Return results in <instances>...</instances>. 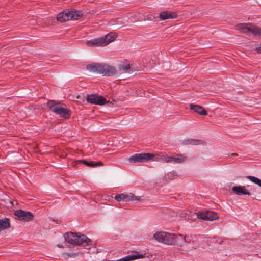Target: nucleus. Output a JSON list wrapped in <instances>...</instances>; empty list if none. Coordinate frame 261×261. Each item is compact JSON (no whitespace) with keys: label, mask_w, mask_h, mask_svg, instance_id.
Wrapping results in <instances>:
<instances>
[{"label":"nucleus","mask_w":261,"mask_h":261,"mask_svg":"<svg viewBox=\"0 0 261 261\" xmlns=\"http://www.w3.org/2000/svg\"><path fill=\"white\" fill-rule=\"evenodd\" d=\"M98 64L97 63L88 64L86 66V68L90 72L97 73Z\"/></svg>","instance_id":"4be33fe9"},{"label":"nucleus","mask_w":261,"mask_h":261,"mask_svg":"<svg viewBox=\"0 0 261 261\" xmlns=\"http://www.w3.org/2000/svg\"><path fill=\"white\" fill-rule=\"evenodd\" d=\"M190 109L194 111L195 112L201 115H207L206 111L201 106L194 105V104H190Z\"/></svg>","instance_id":"f3484780"},{"label":"nucleus","mask_w":261,"mask_h":261,"mask_svg":"<svg viewBox=\"0 0 261 261\" xmlns=\"http://www.w3.org/2000/svg\"><path fill=\"white\" fill-rule=\"evenodd\" d=\"M185 144H191L193 145H198L203 144L204 142L202 140H195L193 139H189L184 141Z\"/></svg>","instance_id":"5701e85b"},{"label":"nucleus","mask_w":261,"mask_h":261,"mask_svg":"<svg viewBox=\"0 0 261 261\" xmlns=\"http://www.w3.org/2000/svg\"><path fill=\"white\" fill-rule=\"evenodd\" d=\"M177 17L176 12L170 11H165L160 13L159 17L160 20H165L166 19H174Z\"/></svg>","instance_id":"ddd939ff"},{"label":"nucleus","mask_w":261,"mask_h":261,"mask_svg":"<svg viewBox=\"0 0 261 261\" xmlns=\"http://www.w3.org/2000/svg\"><path fill=\"white\" fill-rule=\"evenodd\" d=\"M97 67V73L104 76H112L116 73V69L113 66L98 63Z\"/></svg>","instance_id":"6e6552de"},{"label":"nucleus","mask_w":261,"mask_h":261,"mask_svg":"<svg viewBox=\"0 0 261 261\" xmlns=\"http://www.w3.org/2000/svg\"><path fill=\"white\" fill-rule=\"evenodd\" d=\"M58 247H60V248H62V247H63V246H62V245H60V246L58 245Z\"/></svg>","instance_id":"7c9ffc66"},{"label":"nucleus","mask_w":261,"mask_h":261,"mask_svg":"<svg viewBox=\"0 0 261 261\" xmlns=\"http://www.w3.org/2000/svg\"><path fill=\"white\" fill-rule=\"evenodd\" d=\"M130 68V66L129 64L121 65L119 67L120 71L125 73L128 72Z\"/></svg>","instance_id":"393cba45"},{"label":"nucleus","mask_w":261,"mask_h":261,"mask_svg":"<svg viewBox=\"0 0 261 261\" xmlns=\"http://www.w3.org/2000/svg\"><path fill=\"white\" fill-rule=\"evenodd\" d=\"M255 51L258 54H261V45L255 48Z\"/></svg>","instance_id":"bb28decb"},{"label":"nucleus","mask_w":261,"mask_h":261,"mask_svg":"<svg viewBox=\"0 0 261 261\" xmlns=\"http://www.w3.org/2000/svg\"><path fill=\"white\" fill-rule=\"evenodd\" d=\"M81 15L82 13L80 12L68 10L59 13L57 16V19L62 22L71 20H77Z\"/></svg>","instance_id":"39448f33"},{"label":"nucleus","mask_w":261,"mask_h":261,"mask_svg":"<svg viewBox=\"0 0 261 261\" xmlns=\"http://www.w3.org/2000/svg\"><path fill=\"white\" fill-rule=\"evenodd\" d=\"M187 160V156L185 154H178L174 156H166L164 162L167 163H173L174 164L182 163Z\"/></svg>","instance_id":"9b49d317"},{"label":"nucleus","mask_w":261,"mask_h":261,"mask_svg":"<svg viewBox=\"0 0 261 261\" xmlns=\"http://www.w3.org/2000/svg\"><path fill=\"white\" fill-rule=\"evenodd\" d=\"M10 227L9 219L5 218L0 220V231L8 228Z\"/></svg>","instance_id":"412c9836"},{"label":"nucleus","mask_w":261,"mask_h":261,"mask_svg":"<svg viewBox=\"0 0 261 261\" xmlns=\"http://www.w3.org/2000/svg\"><path fill=\"white\" fill-rule=\"evenodd\" d=\"M247 178L252 182L258 185L261 187V179L252 176H248Z\"/></svg>","instance_id":"b1692460"},{"label":"nucleus","mask_w":261,"mask_h":261,"mask_svg":"<svg viewBox=\"0 0 261 261\" xmlns=\"http://www.w3.org/2000/svg\"><path fill=\"white\" fill-rule=\"evenodd\" d=\"M116 37L115 33H110L105 36L87 41L86 44L92 47L105 46L114 41Z\"/></svg>","instance_id":"7ed1b4c3"},{"label":"nucleus","mask_w":261,"mask_h":261,"mask_svg":"<svg viewBox=\"0 0 261 261\" xmlns=\"http://www.w3.org/2000/svg\"><path fill=\"white\" fill-rule=\"evenodd\" d=\"M14 215L18 220L27 222L32 220L34 217L32 213L22 210L15 211Z\"/></svg>","instance_id":"1a4fd4ad"},{"label":"nucleus","mask_w":261,"mask_h":261,"mask_svg":"<svg viewBox=\"0 0 261 261\" xmlns=\"http://www.w3.org/2000/svg\"><path fill=\"white\" fill-rule=\"evenodd\" d=\"M152 156V155L149 153L135 154L128 158V161L132 163H143L150 160Z\"/></svg>","instance_id":"0eeeda50"},{"label":"nucleus","mask_w":261,"mask_h":261,"mask_svg":"<svg viewBox=\"0 0 261 261\" xmlns=\"http://www.w3.org/2000/svg\"><path fill=\"white\" fill-rule=\"evenodd\" d=\"M252 34L254 36H261V28L258 26L251 24L250 34Z\"/></svg>","instance_id":"6ab92c4d"},{"label":"nucleus","mask_w":261,"mask_h":261,"mask_svg":"<svg viewBox=\"0 0 261 261\" xmlns=\"http://www.w3.org/2000/svg\"><path fill=\"white\" fill-rule=\"evenodd\" d=\"M50 110L59 115L63 121L70 117L71 111L66 108L64 105L59 102L50 100Z\"/></svg>","instance_id":"20e7f679"},{"label":"nucleus","mask_w":261,"mask_h":261,"mask_svg":"<svg viewBox=\"0 0 261 261\" xmlns=\"http://www.w3.org/2000/svg\"><path fill=\"white\" fill-rule=\"evenodd\" d=\"M115 199L118 201H125L129 202L133 201H140L141 199L140 196H136L132 193H124L116 195L115 197Z\"/></svg>","instance_id":"423d86ee"},{"label":"nucleus","mask_w":261,"mask_h":261,"mask_svg":"<svg viewBox=\"0 0 261 261\" xmlns=\"http://www.w3.org/2000/svg\"><path fill=\"white\" fill-rule=\"evenodd\" d=\"M156 17L154 13H150L146 15V18L144 19V20L152 21L156 19Z\"/></svg>","instance_id":"a878e982"},{"label":"nucleus","mask_w":261,"mask_h":261,"mask_svg":"<svg viewBox=\"0 0 261 261\" xmlns=\"http://www.w3.org/2000/svg\"><path fill=\"white\" fill-rule=\"evenodd\" d=\"M87 101L92 104L102 105L107 102V100L102 96L95 94L89 95L87 96Z\"/></svg>","instance_id":"f8f14e48"},{"label":"nucleus","mask_w":261,"mask_h":261,"mask_svg":"<svg viewBox=\"0 0 261 261\" xmlns=\"http://www.w3.org/2000/svg\"><path fill=\"white\" fill-rule=\"evenodd\" d=\"M251 23H240L235 26V29L246 35H250Z\"/></svg>","instance_id":"4468645a"},{"label":"nucleus","mask_w":261,"mask_h":261,"mask_svg":"<svg viewBox=\"0 0 261 261\" xmlns=\"http://www.w3.org/2000/svg\"><path fill=\"white\" fill-rule=\"evenodd\" d=\"M117 261H127V259H126V257H124L123 258L117 260Z\"/></svg>","instance_id":"cd10ccee"},{"label":"nucleus","mask_w":261,"mask_h":261,"mask_svg":"<svg viewBox=\"0 0 261 261\" xmlns=\"http://www.w3.org/2000/svg\"><path fill=\"white\" fill-rule=\"evenodd\" d=\"M65 240L68 243L86 246L91 244V240L85 235H78L73 232H67L65 234Z\"/></svg>","instance_id":"f03ea898"},{"label":"nucleus","mask_w":261,"mask_h":261,"mask_svg":"<svg viewBox=\"0 0 261 261\" xmlns=\"http://www.w3.org/2000/svg\"><path fill=\"white\" fill-rule=\"evenodd\" d=\"M152 155V156L150 159V160H154L155 161H164V158H165L166 156H168L167 154H164L163 152H159V153L153 154H151Z\"/></svg>","instance_id":"aec40b11"},{"label":"nucleus","mask_w":261,"mask_h":261,"mask_svg":"<svg viewBox=\"0 0 261 261\" xmlns=\"http://www.w3.org/2000/svg\"><path fill=\"white\" fill-rule=\"evenodd\" d=\"M232 190L238 195H250V193L244 186H234L232 188Z\"/></svg>","instance_id":"dca6fc26"},{"label":"nucleus","mask_w":261,"mask_h":261,"mask_svg":"<svg viewBox=\"0 0 261 261\" xmlns=\"http://www.w3.org/2000/svg\"><path fill=\"white\" fill-rule=\"evenodd\" d=\"M230 155L232 156H238V154L236 153H233L230 154Z\"/></svg>","instance_id":"c756f323"},{"label":"nucleus","mask_w":261,"mask_h":261,"mask_svg":"<svg viewBox=\"0 0 261 261\" xmlns=\"http://www.w3.org/2000/svg\"><path fill=\"white\" fill-rule=\"evenodd\" d=\"M133 254L127 255L126 257L127 261H132L135 259L145 257V254H140L138 251L133 252Z\"/></svg>","instance_id":"a211bd4d"},{"label":"nucleus","mask_w":261,"mask_h":261,"mask_svg":"<svg viewBox=\"0 0 261 261\" xmlns=\"http://www.w3.org/2000/svg\"><path fill=\"white\" fill-rule=\"evenodd\" d=\"M78 163H83V164H85L86 165H87V166H89L90 167L102 166L103 165V163L100 161H98V162H94L93 161L87 162L86 160H78V161H76L75 163L73 165V166L75 167L76 165Z\"/></svg>","instance_id":"2eb2a0df"},{"label":"nucleus","mask_w":261,"mask_h":261,"mask_svg":"<svg viewBox=\"0 0 261 261\" xmlns=\"http://www.w3.org/2000/svg\"><path fill=\"white\" fill-rule=\"evenodd\" d=\"M52 221H53V222H56L57 224H59V223H60V221H59V220H55L54 219H53L52 220Z\"/></svg>","instance_id":"c85d7f7f"},{"label":"nucleus","mask_w":261,"mask_h":261,"mask_svg":"<svg viewBox=\"0 0 261 261\" xmlns=\"http://www.w3.org/2000/svg\"><path fill=\"white\" fill-rule=\"evenodd\" d=\"M153 238L160 243L168 245H182L186 241V236L181 234L158 231L155 233Z\"/></svg>","instance_id":"f257e3e1"},{"label":"nucleus","mask_w":261,"mask_h":261,"mask_svg":"<svg viewBox=\"0 0 261 261\" xmlns=\"http://www.w3.org/2000/svg\"><path fill=\"white\" fill-rule=\"evenodd\" d=\"M197 218L205 221L217 220L218 217L216 213L212 211H203L196 214Z\"/></svg>","instance_id":"9d476101"}]
</instances>
